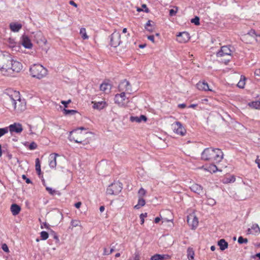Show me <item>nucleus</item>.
Instances as JSON below:
<instances>
[{
	"label": "nucleus",
	"mask_w": 260,
	"mask_h": 260,
	"mask_svg": "<svg viewBox=\"0 0 260 260\" xmlns=\"http://www.w3.org/2000/svg\"><path fill=\"white\" fill-rule=\"evenodd\" d=\"M7 104L10 108H13L17 113L26 109V103L24 99H21L19 92L13 91L6 99Z\"/></svg>",
	"instance_id": "nucleus-1"
},
{
	"label": "nucleus",
	"mask_w": 260,
	"mask_h": 260,
	"mask_svg": "<svg viewBox=\"0 0 260 260\" xmlns=\"http://www.w3.org/2000/svg\"><path fill=\"white\" fill-rule=\"evenodd\" d=\"M2 61L3 63H5L3 70V74L5 75L9 76L14 72L18 73L22 68L21 62L12 59L8 54L4 57Z\"/></svg>",
	"instance_id": "nucleus-2"
},
{
	"label": "nucleus",
	"mask_w": 260,
	"mask_h": 260,
	"mask_svg": "<svg viewBox=\"0 0 260 260\" xmlns=\"http://www.w3.org/2000/svg\"><path fill=\"white\" fill-rule=\"evenodd\" d=\"M223 158V153L221 150L212 147L207 148L201 154V159L205 161H210L214 163L220 162Z\"/></svg>",
	"instance_id": "nucleus-3"
},
{
	"label": "nucleus",
	"mask_w": 260,
	"mask_h": 260,
	"mask_svg": "<svg viewBox=\"0 0 260 260\" xmlns=\"http://www.w3.org/2000/svg\"><path fill=\"white\" fill-rule=\"evenodd\" d=\"M85 129L83 127L75 129L70 132L69 139L70 141H74L77 143H82L86 140L85 135L90 134L89 133H82L80 130Z\"/></svg>",
	"instance_id": "nucleus-4"
},
{
	"label": "nucleus",
	"mask_w": 260,
	"mask_h": 260,
	"mask_svg": "<svg viewBox=\"0 0 260 260\" xmlns=\"http://www.w3.org/2000/svg\"><path fill=\"white\" fill-rule=\"evenodd\" d=\"M29 71L33 77L39 79L46 76L47 74V69L39 64H35L32 66L29 69Z\"/></svg>",
	"instance_id": "nucleus-5"
},
{
	"label": "nucleus",
	"mask_w": 260,
	"mask_h": 260,
	"mask_svg": "<svg viewBox=\"0 0 260 260\" xmlns=\"http://www.w3.org/2000/svg\"><path fill=\"white\" fill-rule=\"evenodd\" d=\"M114 102L120 107H126L129 102L128 99L126 98L124 92H122L120 94H116L115 95Z\"/></svg>",
	"instance_id": "nucleus-6"
},
{
	"label": "nucleus",
	"mask_w": 260,
	"mask_h": 260,
	"mask_svg": "<svg viewBox=\"0 0 260 260\" xmlns=\"http://www.w3.org/2000/svg\"><path fill=\"white\" fill-rule=\"evenodd\" d=\"M122 188V184L119 182L110 185L107 189V193L110 195L118 194Z\"/></svg>",
	"instance_id": "nucleus-7"
},
{
	"label": "nucleus",
	"mask_w": 260,
	"mask_h": 260,
	"mask_svg": "<svg viewBox=\"0 0 260 260\" xmlns=\"http://www.w3.org/2000/svg\"><path fill=\"white\" fill-rule=\"evenodd\" d=\"M165 214L168 215L169 218H164V226L166 227V230L168 231L171 229L174 226V223L173 222V216L172 212L169 210H166L165 211Z\"/></svg>",
	"instance_id": "nucleus-8"
},
{
	"label": "nucleus",
	"mask_w": 260,
	"mask_h": 260,
	"mask_svg": "<svg viewBox=\"0 0 260 260\" xmlns=\"http://www.w3.org/2000/svg\"><path fill=\"white\" fill-rule=\"evenodd\" d=\"M171 127L173 132L177 135L184 136L186 133V129L179 121L174 122L172 124Z\"/></svg>",
	"instance_id": "nucleus-9"
},
{
	"label": "nucleus",
	"mask_w": 260,
	"mask_h": 260,
	"mask_svg": "<svg viewBox=\"0 0 260 260\" xmlns=\"http://www.w3.org/2000/svg\"><path fill=\"white\" fill-rule=\"evenodd\" d=\"M121 35L119 32L114 31L111 35V45L114 47H116L121 43Z\"/></svg>",
	"instance_id": "nucleus-10"
},
{
	"label": "nucleus",
	"mask_w": 260,
	"mask_h": 260,
	"mask_svg": "<svg viewBox=\"0 0 260 260\" xmlns=\"http://www.w3.org/2000/svg\"><path fill=\"white\" fill-rule=\"evenodd\" d=\"M187 222L188 225L194 229L198 225V219L196 216L193 214H190L187 216Z\"/></svg>",
	"instance_id": "nucleus-11"
},
{
	"label": "nucleus",
	"mask_w": 260,
	"mask_h": 260,
	"mask_svg": "<svg viewBox=\"0 0 260 260\" xmlns=\"http://www.w3.org/2000/svg\"><path fill=\"white\" fill-rule=\"evenodd\" d=\"M190 38L189 34L186 31L179 32L177 35V40L181 43L187 42Z\"/></svg>",
	"instance_id": "nucleus-12"
},
{
	"label": "nucleus",
	"mask_w": 260,
	"mask_h": 260,
	"mask_svg": "<svg viewBox=\"0 0 260 260\" xmlns=\"http://www.w3.org/2000/svg\"><path fill=\"white\" fill-rule=\"evenodd\" d=\"M232 51L230 47L226 46H224L221 47L220 50L217 53V57H222L225 55L231 56Z\"/></svg>",
	"instance_id": "nucleus-13"
},
{
	"label": "nucleus",
	"mask_w": 260,
	"mask_h": 260,
	"mask_svg": "<svg viewBox=\"0 0 260 260\" xmlns=\"http://www.w3.org/2000/svg\"><path fill=\"white\" fill-rule=\"evenodd\" d=\"M8 127V131L9 130L11 133H20L23 130L22 125L19 123H14Z\"/></svg>",
	"instance_id": "nucleus-14"
},
{
	"label": "nucleus",
	"mask_w": 260,
	"mask_h": 260,
	"mask_svg": "<svg viewBox=\"0 0 260 260\" xmlns=\"http://www.w3.org/2000/svg\"><path fill=\"white\" fill-rule=\"evenodd\" d=\"M119 90L124 92L123 91L131 90L129 82L126 80H124L120 82L118 86Z\"/></svg>",
	"instance_id": "nucleus-15"
},
{
	"label": "nucleus",
	"mask_w": 260,
	"mask_h": 260,
	"mask_svg": "<svg viewBox=\"0 0 260 260\" xmlns=\"http://www.w3.org/2000/svg\"><path fill=\"white\" fill-rule=\"evenodd\" d=\"M190 188L191 191L198 194H201L204 192L202 186L198 184L193 183L190 187Z\"/></svg>",
	"instance_id": "nucleus-16"
},
{
	"label": "nucleus",
	"mask_w": 260,
	"mask_h": 260,
	"mask_svg": "<svg viewBox=\"0 0 260 260\" xmlns=\"http://www.w3.org/2000/svg\"><path fill=\"white\" fill-rule=\"evenodd\" d=\"M129 120L132 122L140 123L142 121L146 122L147 118L146 116L141 115L139 117L132 116L130 117Z\"/></svg>",
	"instance_id": "nucleus-17"
},
{
	"label": "nucleus",
	"mask_w": 260,
	"mask_h": 260,
	"mask_svg": "<svg viewBox=\"0 0 260 260\" xmlns=\"http://www.w3.org/2000/svg\"><path fill=\"white\" fill-rule=\"evenodd\" d=\"M58 156L57 153H52L49 156V166L52 168H55L56 166V157Z\"/></svg>",
	"instance_id": "nucleus-18"
},
{
	"label": "nucleus",
	"mask_w": 260,
	"mask_h": 260,
	"mask_svg": "<svg viewBox=\"0 0 260 260\" xmlns=\"http://www.w3.org/2000/svg\"><path fill=\"white\" fill-rule=\"evenodd\" d=\"M197 87L200 90L208 91L211 90L209 89L208 83L205 81L199 82L197 84Z\"/></svg>",
	"instance_id": "nucleus-19"
},
{
	"label": "nucleus",
	"mask_w": 260,
	"mask_h": 260,
	"mask_svg": "<svg viewBox=\"0 0 260 260\" xmlns=\"http://www.w3.org/2000/svg\"><path fill=\"white\" fill-rule=\"evenodd\" d=\"M22 45L26 48L30 49L32 47V44L28 37L23 36L22 41Z\"/></svg>",
	"instance_id": "nucleus-20"
},
{
	"label": "nucleus",
	"mask_w": 260,
	"mask_h": 260,
	"mask_svg": "<svg viewBox=\"0 0 260 260\" xmlns=\"http://www.w3.org/2000/svg\"><path fill=\"white\" fill-rule=\"evenodd\" d=\"M10 28L12 31L18 32L21 28L20 23L12 22L10 24Z\"/></svg>",
	"instance_id": "nucleus-21"
},
{
	"label": "nucleus",
	"mask_w": 260,
	"mask_h": 260,
	"mask_svg": "<svg viewBox=\"0 0 260 260\" xmlns=\"http://www.w3.org/2000/svg\"><path fill=\"white\" fill-rule=\"evenodd\" d=\"M20 210V207L16 204H13L11 206V211L13 215H18Z\"/></svg>",
	"instance_id": "nucleus-22"
},
{
	"label": "nucleus",
	"mask_w": 260,
	"mask_h": 260,
	"mask_svg": "<svg viewBox=\"0 0 260 260\" xmlns=\"http://www.w3.org/2000/svg\"><path fill=\"white\" fill-rule=\"evenodd\" d=\"M112 86L108 83H103L100 86L101 90L105 92V93H108L110 91Z\"/></svg>",
	"instance_id": "nucleus-23"
},
{
	"label": "nucleus",
	"mask_w": 260,
	"mask_h": 260,
	"mask_svg": "<svg viewBox=\"0 0 260 260\" xmlns=\"http://www.w3.org/2000/svg\"><path fill=\"white\" fill-rule=\"evenodd\" d=\"M92 103H93V108L98 110H101L106 106V103L104 101H101L99 102H92Z\"/></svg>",
	"instance_id": "nucleus-24"
},
{
	"label": "nucleus",
	"mask_w": 260,
	"mask_h": 260,
	"mask_svg": "<svg viewBox=\"0 0 260 260\" xmlns=\"http://www.w3.org/2000/svg\"><path fill=\"white\" fill-rule=\"evenodd\" d=\"M218 245L219 246L221 250L223 251L228 247V243L223 239H220L218 242Z\"/></svg>",
	"instance_id": "nucleus-25"
},
{
	"label": "nucleus",
	"mask_w": 260,
	"mask_h": 260,
	"mask_svg": "<svg viewBox=\"0 0 260 260\" xmlns=\"http://www.w3.org/2000/svg\"><path fill=\"white\" fill-rule=\"evenodd\" d=\"M145 28L147 30L152 32L154 29V22L151 20H148L145 25Z\"/></svg>",
	"instance_id": "nucleus-26"
},
{
	"label": "nucleus",
	"mask_w": 260,
	"mask_h": 260,
	"mask_svg": "<svg viewBox=\"0 0 260 260\" xmlns=\"http://www.w3.org/2000/svg\"><path fill=\"white\" fill-rule=\"evenodd\" d=\"M206 171L210 172V173H215L217 171V167L213 164H210L209 166L207 167L205 169Z\"/></svg>",
	"instance_id": "nucleus-27"
},
{
	"label": "nucleus",
	"mask_w": 260,
	"mask_h": 260,
	"mask_svg": "<svg viewBox=\"0 0 260 260\" xmlns=\"http://www.w3.org/2000/svg\"><path fill=\"white\" fill-rule=\"evenodd\" d=\"M187 257L189 260H192L194 258V252L192 248H188L187 250Z\"/></svg>",
	"instance_id": "nucleus-28"
},
{
	"label": "nucleus",
	"mask_w": 260,
	"mask_h": 260,
	"mask_svg": "<svg viewBox=\"0 0 260 260\" xmlns=\"http://www.w3.org/2000/svg\"><path fill=\"white\" fill-rule=\"evenodd\" d=\"M145 201L143 199L140 198L139 199L138 204L135 206L134 208L136 209H139L141 207L144 206L145 205Z\"/></svg>",
	"instance_id": "nucleus-29"
},
{
	"label": "nucleus",
	"mask_w": 260,
	"mask_h": 260,
	"mask_svg": "<svg viewBox=\"0 0 260 260\" xmlns=\"http://www.w3.org/2000/svg\"><path fill=\"white\" fill-rule=\"evenodd\" d=\"M245 77L243 76H241L240 80L237 84V86L240 88H243L245 84Z\"/></svg>",
	"instance_id": "nucleus-30"
},
{
	"label": "nucleus",
	"mask_w": 260,
	"mask_h": 260,
	"mask_svg": "<svg viewBox=\"0 0 260 260\" xmlns=\"http://www.w3.org/2000/svg\"><path fill=\"white\" fill-rule=\"evenodd\" d=\"M46 189L48 191V192L52 196L57 194L58 196L60 195V193L59 191L56 190L55 189H53L52 188L49 187H46Z\"/></svg>",
	"instance_id": "nucleus-31"
},
{
	"label": "nucleus",
	"mask_w": 260,
	"mask_h": 260,
	"mask_svg": "<svg viewBox=\"0 0 260 260\" xmlns=\"http://www.w3.org/2000/svg\"><path fill=\"white\" fill-rule=\"evenodd\" d=\"M249 106L251 107H252L255 109H260V102L259 101H255L252 102L248 104Z\"/></svg>",
	"instance_id": "nucleus-32"
},
{
	"label": "nucleus",
	"mask_w": 260,
	"mask_h": 260,
	"mask_svg": "<svg viewBox=\"0 0 260 260\" xmlns=\"http://www.w3.org/2000/svg\"><path fill=\"white\" fill-rule=\"evenodd\" d=\"M36 171L37 172V173L38 174V175H40L41 174V165H40V160H39V159L38 158H36Z\"/></svg>",
	"instance_id": "nucleus-33"
},
{
	"label": "nucleus",
	"mask_w": 260,
	"mask_h": 260,
	"mask_svg": "<svg viewBox=\"0 0 260 260\" xmlns=\"http://www.w3.org/2000/svg\"><path fill=\"white\" fill-rule=\"evenodd\" d=\"M81 226V222L80 221L78 220H72L71 221V226H70L69 228L73 229V228L76 227V226Z\"/></svg>",
	"instance_id": "nucleus-34"
},
{
	"label": "nucleus",
	"mask_w": 260,
	"mask_h": 260,
	"mask_svg": "<svg viewBox=\"0 0 260 260\" xmlns=\"http://www.w3.org/2000/svg\"><path fill=\"white\" fill-rule=\"evenodd\" d=\"M251 230L253 231V234H256L260 232V229L257 224H253L251 226Z\"/></svg>",
	"instance_id": "nucleus-35"
},
{
	"label": "nucleus",
	"mask_w": 260,
	"mask_h": 260,
	"mask_svg": "<svg viewBox=\"0 0 260 260\" xmlns=\"http://www.w3.org/2000/svg\"><path fill=\"white\" fill-rule=\"evenodd\" d=\"M80 34L83 39L85 40L88 38V36L87 35L86 32V29L85 28H81L80 29Z\"/></svg>",
	"instance_id": "nucleus-36"
},
{
	"label": "nucleus",
	"mask_w": 260,
	"mask_h": 260,
	"mask_svg": "<svg viewBox=\"0 0 260 260\" xmlns=\"http://www.w3.org/2000/svg\"><path fill=\"white\" fill-rule=\"evenodd\" d=\"M63 113L65 115H74L77 113V111L74 110L63 109Z\"/></svg>",
	"instance_id": "nucleus-37"
},
{
	"label": "nucleus",
	"mask_w": 260,
	"mask_h": 260,
	"mask_svg": "<svg viewBox=\"0 0 260 260\" xmlns=\"http://www.w3.org/2000/svg\"><path fill=\"white\" fill-rule=\"evenodd\" d=\"M206 204L208 205L213 206L216 204V201L212 198H208L207 200Z\"/></svg>",
	"instance_id": "nucleus-38"
},
{
	"label": "nucleus",
	"mask_w": 260,
	"mask_h": 260,
	"mask_svg": "<svg viewBox=\"0 0 260 260\" xmlns=\"http://www.w3.org/2000/svg\"><path fill=\"white\" fill-rule=\"evenodd\" d=\"M151 260H162V255L156 254L151 256Z\"/></svg>",
	"instance_id": "nucleus-39"
},
{
	"label": "nucleus",
	"mask_w": 260,
	"mask_h": 260,
	"mask_svg": "<svg viewBox=\"0 0 260 260\" xmlns=\"http://www.w3.org/2000/svg\"><path fill=\"white\" fill-rule=\"evenodd\" d=\"M8 132V127H6L4 128H0V138L7 134Z\"/></svg>",
	"instance_id": "nucleus-40"
},
{
	"label": "nucleus",
	"mask_w": 260,
	"mask_h": 260,
	"mask_svg": "<svg viewBox=\"0 0 260 260\" xmlns=\"http://www.w3.org/2000/svg\"><path fill=\"white\" fill-rule=\"evenodd\" d=\"M238 242L239 244H246L248 242V239L247 238H244L243 237L240 236L238 238Z\"/></svg>",
	"instance_id": "nucleus-41"
},
{
	"label": "nucleus",
	"mask_w": 260,
	"mask_h": 260,
	"mask_svg": "<svg viewBox=\"0 0 260 260\" xmlns=\"http://www.w3.org/2000/svg\"><path fill=\"white\" fill-rule=\"evenodd\" d=\"M174 8L175 9V10L171 9V10H169V15L170 16H175L177 12V11L178 10V7H174Z\"/></svg>",
	"instance_id": "nucleus-42"
},
{
	"label": "nucleus",
	"mask_w": 260,
	"mask_h": 260,
	"mask_svg": "<svg viewBox=\"0 0 260 260\" xmlns=\"http://www.w3.org/2000/svg\"><path fill=\"white\" fill-rule=\"evenodd\" d=\"M40 234L41 239L43 240H45L48 238V234L46 232L42 231Z\"/></svg>",
	"instance_id": "nucleus-43"
},
{
	"label": "nucleus",
	"mask_w": 260,
	"mask_h": 260,
	"mask_svg": "<svg viewBox=\"0 0 260 260\" xmlns=\"http://www.w3.org/2000/svg\"><path fill=\"white\" fill-rule=\"evenodd\" d=\"M191 22L194 23L196 25L200 24V18L198 16H196L194 18L191 20Z\"/></svg>",
	"instance_id": "nucleus-44"
},
{
	"label": "nucleus",
	"mask_w": 260,
	"mask_h": 260,
	"mask_svg": "<svg viewBox=\"0 0 260 260\" xmlns=\"http://www.w3.org/2000/svg\"><path fill=\"white\" fill-rule=\"evenodd\" d=\"M16 42L13 40L10 39L9 40V46L12 49L16 47Z\"/></svg>",
	"instance_id": "nucleus-45"
},
{
	"label": "nucleus",
	"mask_w": 260,
	"mask_h": 260,
	"mask_svg": "<svg viewBox=\"0 0 260 260\" xmlns=\"http://www.w3.org/2000/svg\"><path fill=\"white\" fill-rule=\"evenodd\" d=\"M140 259V254L138 252H136L134 256L132 258H130L128 260H139Z\"/></svg>",
	"instance_id": "nucleus-46"
},
{
	"label": "nucleus",
	"mask_w": 260,
	"mask_h": 260,
	"mask_svg": "<svg viewBox=\"0 0 260 260\" xmlns=\"http://www.w3.org/2000/svg\"><path fill=\"white\" fill-rule=\"evenodd\" d=\"M4 57H6L5 55H3L2 56H0V70L1 71L2 73L5 63H3L2 60L4 58Z\"/></svg>",
	"instance_id": "nucleus-47"
},
{
	"label": "nucleus",
	"mask_w": 260,
	"mask_h": 260,
	"mask_svg": "<svg viewBox=\"0 0 260 260\" xmlns=\"http://www.w3.org/2000/svg\"><path fill=\"white\" fill-rule=\"evenodd\" d=\"M114 251V247H112V248H111L109 252H108L106 248H104L103 255H109V254L112 253Z\"/></svg>",
	"instance_id": "nucleus-48"
},
{
	"label": "nucleus",
	"mask_w": 260,
	"mask_h": 260,
	"mask_svg": "<svg viewBox=\"0 0 260 260\" xmlns=\"http://www.w3.org/2000/svg\"><path fill=\"white\" fill-rule=\"evenodd\" d=\"M147 214L146 213H142L140 215V218L141 219V224H143L144 222V218L147 217Z\"/></svg>",
	"instance_id": "nucleus-49"
},
{
	"label": "nucleus",
	"mask_w": 260,
	"mask_h": 260,
	"mask_svg": "<svg viewBox=\"0 0 260 260\" xmlns=\"http://www.w3.org/2000/svg\"><path fill=\"white\" fill-rule=\"evenodd\" d=\"M37 147V145L34 142H31L29 146V148L30 150H34V149H36Z\"/></svg>",
	"instance_id": "nucleus-50"
},
{
	"label": "nucleus",
	"mask_w": 260,
	"mask_h": 260,
	"mask_svg": "<svg viewBox=\"0 0 260 260\" xmlns=\"http://www.w3.org/2000/svg\"><path fill=\"white\" fill-rule=\"evenodd\" d=\"M140 196H144L146 194V191L143 188H141L138 191Z\"/></svg>",
	"instance_id": "nucleus-51"
},
{
	"label": "nucleus",
	"mask_w": 260,
	"mask_h": 260,
	"mask_svg": "<svg viewBox=\"0 0 260 260\" xmlns=\"http://www.w3.org/2000/svg\"><path fill=\"white\" fill-rule=\"evenodd\" d=\"M235 178L234 176H232L230 179H226V181L225 182L226 183H230V182H234L235 181Z\"/></svg>",
	"instance_id": "nucleus-52"
},
{
	"label": "nucleus",
	"mask_w": 260,
	"mask_h": 260,
	"mask_svg": "<svg viewBox=\"0 0 260 260\" xmlns=\"http://www.w3.org/2000/svg\"><path fill=\"white\" fill-rule=\"evenodd\" d=\"M71 102V100H69L68 101H62L61 102V103L62 104H63L64 106V107L66 108V107H67V105L68 104L70 103Z\"/></svg>",
	"instance_id": "nucleus-53"
},
{
	"label": "nucleus",
	"mask_w": 260,
	"mask_h": 260,
	"mask_svg": "<svg viewBox=\"0 0 260 260\" xmlns=\"http://www.w3.org/2000/svg\"><path fill=\"white\" fill-rule=\"evenodd\" d=\"M22 178L25 180L26 182L28 184L30 183L31 182L30 180L27 178L25 175H23L22 176Z\"/></svg>",
	"instance_id": "nucleus-54"
},
{
	"label": "nucleus",
	"mask_w": 260,
	"mask_h": 260,
	"mask_svg": "<svg viewBox=\"0 0 260 260\" xmlns=\"http://www.w3.org/2000/svg\"><path fill=\"white\" fill-rule=\"evenodd\" d=\"M2 249L5 252H8L9 251V248H8L7 245L6 244H4L2 245Z\"/></svg>",
	"instance_id": "nucleus-55"
},
{
	"label": "nucleus",
	"mask_w": 260,
	"mask_h": 260,
	"mask_svg": "<svg viewBox=\"0 0 260 260\" xmlns=\"http://www.w3.org/2000/svg\"><path fill=\"white\" fill-rule=\"evenodd\" d=\"M254 75L255 76L260 77V69H257L255 70Z\"/></svg>",
	"instance_id": "nucleus-56"
},
{
	"label": "nucleus",
	"mask_w": 260,
	"mask_h": 260,
	"mask_svg": "<svg viewBox=\"0 0 260 260\" xmlns=\"http://www.w3.org/2000/svg\"><path fill=\"white\" fill-rule=\"evenodd\" d=\"M49 226V225L46 222L43 223V224L41 225V228L43 229V228L48 229Z\"/></svg>",
	"instance_id": "nucleus-57"
},
{
	"label": "nucleus",
	"mask_w": 260,
	"mask_h": 260,
	"mask_svg": "<svg viewBox=\"0 0 260 260\" xmlns=\"http://www.w3.org/2000/svg\"><path fill=\"white\" fill-rule=\"evenodd\" d=\"M142 7L143 8H144L145 9V10L144 11L146 13H148L149 12V9L147 8V6L145 4H143L142 6Z\"/></svg>",
	"instance_id": "nucleus-58"
},
{
	"label": "nucleus",
	"mask_w": 260,
	"mask_h": 260,
	"mask_svg": "<svg viewBox=\"0 0 260 260\" xmlns=\"http://www.w3.org/2000/svg\"><path fill=\"white\" fill-rule=\"evenodd\" d=\"M81 205V202H77L75 204V207L78 209L80 207Z\"/></svg>",
	"instance_id": "nucleus-59"
},
{
	"label": "nucleus",
	"mask_w": 260,
	"mask_h": 260,
	"mask_svg": "<svg viewBox=\"0 0 260 260\" xmlns=\"http://www.w3.org/2000/svg\"><path fill=\"white\" fill-rule=\"evenodd\" d=\"M69 4L75 7H77V5L73 1H70Z\"/></svg>",
	"instance_id": "nucleus-60"
},
{
	"label": "nucleus",
	"mask_w": 260,
	"mask_h": 260,
	"mask_svg": "<svg viewBox=\"0 0 260 260\" xmlns=\"http://www.w3.org/2000/svg\"><path fill=\"white\" fill-rule=\"evenodd\" d=\"M147 38L148 40L154 42V36H148Z\"/></svg>",
	"instance_id": "nucleus-61"
},
{
	"label": "nucleus",
	"mask_w": 260,
	"mask_h": 260,
	"mask_svg": "<svg viewBox=\"0 0 260 260\" xmlns=\"http://www.w3.org/2000/svg\"><path fill=\"white\" fill-rule=\"evenodd\" d=\"M255 162H256V164H257V166H258V168L260 169V159L257 158L255 160Z\"/></svg>",
	"instance_id": "nucleus-62"
},
{
	"label": "nucleus",
	"mask_w": 260,
	"mask_h": 260,
	"mask_svg": "<svg viewBox=\"0 0 260 260\" xmlns=\"http://www.w3.org/2000/svg\"><path fill=\"white\" fill-rule=\"evenodd\" d=\"M186 107V104H181L178 105V107L180 108H184Z\"/></svg>",
	"instance_id": "nucleus-63"
},
{
	"label": "nucleus",
	"mask_w": 260,
	"mask_h": 260,
	"mask_svg": "<svg viewBox=\"0 0 260 260\" xmlns=\"http://www.w3.org/2000/svg\"><path fill=\"white\" fill-rule=\"evenodd\" d=\"M160 220V218L159 217H157L154 219V222L155 223H158Z\"/></svg>",
	"instance_id": "nucleus-64"
}]
</instances>
